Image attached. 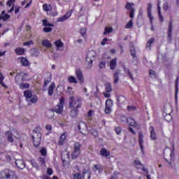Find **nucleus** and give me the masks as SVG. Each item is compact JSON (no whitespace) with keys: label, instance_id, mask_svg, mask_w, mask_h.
<instances>
[{"label":"nucleus","instance_id":"obj_1","mask_svg":"<svg viewBox=\"0 0 179 179\" xmlns=\"http://www.w3.org/2000/svg\"><path fill=\"white\" fill-rule=\"evenodd\" d=\"M69 100V107L72 108L71 115L73 118H76L79 114V108H82V98L75 99V96H71Z\"/></svg>","mask_w":179,"mask_h":179},{"label":"nucleus","instance_id":"obj_2","mask_svg":"<svg viewBox=\"0 0 179 179\" xmlns=\"http://www.w3.org/2000/svg\"><path fill=\"white\" fill-rule=\"evenodd\" d=\"M164 159L165 162H167L169 164H171L174 162L176 159L175 157V149L174 147L173 148H166L164 150Z\"/></svg>","mask_w":179,"mask_h":179},{"label":"nucleus","instance_id":"obj_3","mask_svg":"<svg viewBox=\"0 0 179 179\" xmlns=\"http://www.w3.org/2000/svg\"><path fill=\"white\" fill-rule=\"evenodd\" d=\"M64 104H65V98L63 96L59 99V102L55 108L52 109V112H48V114L51 115L50 118H54V113L56 114H62L64 111Z\"/></svg>","mask_w":179,"mask_h":179},{"label":"nucleus","instance_id":"obj_4","mask_svg":"<svg viewBox=\"0 0 179 179\" xmlns=\"http://www.w3.org/2000/svg\"><path fill=\"white\" fill-rule=\"evenodd\" d=\"M1 179H17L16 173L10 169H4L0 172Z\"/></svg>","mask_w":179,"mask_h":179},{"label":"nucleus","instance_id":"obj_5","mask_svg":"<svg viewBox=\"0 0 179 179\" xmlns=\"http://www.w3.org/2000/svg\"><path fill=\"white\" fill-rule=\"evenodd\" d=\"M28 76L29 74L26 73L21 72L17 73L15 78V83H17V85H20V83H23V82L27 80Z\"/></svg>","mask_w":179,"mask_h":179},{"label":"nucleus","instance_id":"obj_6","mask_svg":"<svg viewBox=\"0 0 179 179\" xmlns=\"http://www.w3.org/2000/svg\"><path fill=\"white\" fill-rule=\"evenodd\" d=\"M78 129L80 132V134H82V135H87L89 134V131L87 130V124L85 123L84 122H79L78 124Z\"/></svg>","mask_w":179,"mask_h":179},{"label":"nucleus","instance_id":"obj_7","mask_svg":"<svg viewBox=\"0 0 179 179\" xmlns=\"http://www.w3.org/2000/svg\"><path fill=\"white\" fill-rule=\"evenodd\" d=\"M41 134H32V138H33V144L35 148H38L40 146V144L41 143Z\"/></svg>","mask_w":179,"mask_h":179},{"label":"nucleus","instance_id":"obj_8","mask_svg":"<svg viewBox=\"0 0 179 179\" xmlns=\"http://www.w3.org/2000/svg\"><path fill=\"white\" fill-rule=\"evenodd\" d=\"M113 111V100L108 99L106 101L105 103V113L110 114Z\"/></svg>","mask_w":179,"mask_h":179},{"label":"nucleus","instance_id":"obj_9","mask_svg":"<svg viewBox=\"0 0 179 179\" xmlns=\"http://www.w3.org/2000/svg\"><path fill=\"white\" fill-rule=\"evenodd\" d=\"M76 75L80 85H83L85 79L83 78V73L82 72V70H80V69H76Z\"/></svg>","mask_w":179,"mask_h":179},{"label":"nucleus","instance_id":"obj_10","mask_svg":"<svg viewBox=\"0 0 179 179\" xmlns=\"http://www.w3.org/2000/svg\"><path fill=\"white\" fill-rule=\"evenodd\" d=\"M66 136H68V133L64 132L59 137L57 145L59 146H64L65 142H66Z\"/></svg>","mask_w":179,"mask_h":179},{"label":"nucleus","instance_id":"obj_11","mask_svg":"<svg viewBox=\"0 0 179 179\" xmlns=\"http://www.w3.org/2000/svg\"><path fill=\"white\" fill-rule=\"evenodd\" d=\"M171 40H173V22L170 21L168 29V41L171 43Z\"/></svg>","mask_w":179,"mask_h":179},{"label":"nucleus","instance_id":"obj_12","mask_svg":"<svg viewBox=\"0 0 179 179\" xmlns=\"http://www.w3.org/2000/svg\"><path fill=\"white\" fill-rule=\"evenodd\" d=\"M100 155L102 156V157H105V159H111V156L110 155V152L107 149L102 148L99 152Z\"/></svg>","mask_w":179,"mask_h":179},{"label":"nucleus","instance_id":"obj_13","mask_svg":"<svg viewBox=\"0 0 179 179\" xmlns=\"http://www.w3.org/2000/svg\"><path fill=\"white\" fill-rule=\"evenodd\" d=\"M138 143L143 155H145V151L143 150V134L142 133L138 134Z\"/></svg>","mask_w":179,"mask_h":179},{"label":"nucleus","instance_id":"obj_14","mask_svg":"<svg viewBox=\"0 0 179 179\" xmlns=\"http://www.w3.org/2000/svg\"><path fill=\"white\" fill-rule=\"evenodd\" d=\"M15 166L17 167V169L23 170V169L26 167V164H24V161H23V159H16Z\"/></svg>","mask_w":179,"mask_h":179},{"label":"nucleus","instance_id":"obj_15","mask_svg":"<svg viewBox=\"0 0 179 179\" xmlns=\"http://www.w3.org/2000/svg\"><path fill=\"white\" fill-rule=\"evenodd\" d=\"M149 130L150 131V138L151 141H157V136L156 135V131H155V127L153 126H150Z\"/></svg>","mask_w":179,"mask_h":179},{"label":"nucleus","instance_id":"obj_16","mask_svg":"<svg viewBox=\"0 0 179 179\" xmlns=\"http://www.w3.org/2000/svg\"><path fill=\"white\" fill-rule=\"evenodd\" d=\"M54 90H55V83L52 82L50 83L48 89V94L51 97L54 94Z\"/></svg>","mask_w":179,"mask_h":179},{"label":"nucleus","instance_id":"obj_17","mask_svg":"<svg viewBox=\"0 0 179 179\" xmlns=\"http://www.w3.org/2000/svg\"><path fill=\"white\" fill-rule=\"evenodd\" d=\"M147 12H148V17L152 21L155 19L153 17V15H152V3H149L148 4V8H147Z\"/></svg>","mask_w":179,"mask_h":179},{"label":"nucleus","instance_id":"obj_18","mask_svg":"<svg viewBox=\"0 0 179 179\" xmlns=\"http://www.w3.org/2000/svg\"><path fill=\"white\" fill-rule=\"evenodd\" d=\"M91 176H92V173H90V171L87 169H83V176H81L83 179H90Z\"/></svg>","mask_w":179,"mask_h":179},{"label":"nucleus","instance_id":"obj_19","mask_svg":"<svg viewBox=\"0 0 179 179\" xmlns=\"http://www.w3.org/2000/svg\"><path fill=\"white\" fill-rule=\"evenodd\" d=\"M127 122L130 125V127H134V128H136L138 127V123H136L135 120L132 117L127 118Z\"/></svg>","mask_w":179,"mask_h":179},{"label":"nucleus","instance_id":"obj_20","mask_svg":"<svg viewBox=\"0 0 179 179\" xmlns=\"http://www.w3.org/2000/svg\"><path fill=\"white\" fill-rule=\"evenodd\" d=\"M8 19H10V15L8 14H5V10H3L0 15V20L6 22V20H8Z\"/></svg>","mask_w":179,"mask_h":179},{"label":"nucleus","instance_id":"obj_21","mask_svg":"<svg viewBox=\"0 0 179 179\" xmlns=\"http://www.w3.org/2000/svg\"><path fill=\"white\" fill-rule=\"evenodd\" d=\"M125 100H127V99L122 95H120V96H117V106H121V104H124V103H125Z\"/></svg>","mask_w":179,"mask_h":179},{"label":"nucleus","instance_id":"obj_22","mask_svg":"<svg viewBox=\"0 0 179 179\" xmlns=\"http://www.w3.org/2000/svg\"><path fill=\"white\" fill-rule=\"evenodd\" d=\"M6 135L7 136V141H8V142H10L11 143H13V134H12V131H6Z\"/></svg>","mask_w":179,"mask_h":179},{"label":"nucleus","instance_id":"obj_23","mask_svg":"<svg viewBox=\"0 0 179 179\" xmlns=\"http://www.w3.org/2000/svg\"><path fill=\"white\" fill-rule=\"evenodd\" d=\"M42 45H43V47H46L47 48H51V47H52V44H51V42H50L48 39L43 40Z\"/></svg>","mask_w":179,"mask_h":179},{"label":"nucleus","instance_id":"obj_24","mask_svg":"<svg viewBox=\"0 0 179 179\" xmlns=\"http://www.w3.org/2000/svg\"><path fill=\"white\" fill-rule=\"evenodd\" d=\"M120 73H121V71L120 70H117V71L114 73V83H118V80H120Z\"/></svg>","mask_w":179,"mask_h":179},{"label":"nucleus","instance_id":"obj_25","mask_svg":"<svg viewBox=\"0 0 179 179\" xmlns=\"http://www.w3.org/2000/svg\"><path fill=\"white\" fill-rule=\"evenodd\" d=\"M24 48H17L15 49L16 55H24Z\"/></svg>","mask_w":179,"mask_h":179},{"label":"nucleus","instance_id":"obj_26","mask_svg":"<svg viewBox=\"0 0 179 179\" xmlns=\"http://www.w3.org/2000/svg\"><path fill=\"white\" fill-rule=\"evenodd\" d=\"M52 80L51 76H48V77L44 78L43 87H47L49 83H51V80Z\"/></svg>","mask_w":179,"mask_h":179},{"label":"nucleus","instance_id":"obj_27","mask_svg":"<svg viewBox=\"0 0 179 179\" xmlns=\"http://www.w3.org/2000/svg\"><path fill=\"white\" fill-rule=\"evenodd\" d=\"M94 171H98V173H101L103 171V166L101 164H95L93 167Z\"/></svg>","mask_w":179,"mask_h":179},{"label":"nucleus","instance_id":"obj_28","mask_svg":"<svg viewBox=\"0 0 179 179\" xmlns=\"http://www.w3.org/2000/svg\"><path fill=\"white\" fill-rule=\"evenodd\" d=\"M24 96L26 98V99L27 100V101H29V99H31V97H33V93H31V91L30 90H27L24 92Z\"/></svg>","mask_w":179,"mask_h":179},{"label":"nucleus","instance_id":"obj_29","mask_svg":"<svg viewBox=\"0 0 179 179\" xmlns=\"http://www.w3.org/2000/svg\"><path fill=\"white\" fill-rule=\"evenodd\" d=\"M178 82H179V76H178L175 80V97L177 99V95L178 94Z\"/></svg>","mask_w":179,"mask_h":179},{"label":"nucleus","instance_id":"obj_30","mask_svg":"<svg viewBox=\"0 0 179 179\" xmlns=\"http://www.w3.org/2000/svg\"><path fill=\"white\" fill-rule=\"evenodd\" d=\"M21 64L22 66H29L30 62L26 57H21Z\"/></svg>","mask_w":179,"mask_h":179},{"label":"nucleus","instance_id":"obj_31","mask_svg":"<svg viewBox=\"0 0 179 179\" xmlns=\"http://www.w3.org/2000/svg\"><path fill=\"white\" fill-rule=\"evenodd\" d=\"M18 86L21 90H24V89H30V84L29 83H21L18 85Z\"/></svg>","mask_w":179,"mask_h":179},{"label":"nucleus","instance_id":"obj_32","mask_svg":"<svg viewBox=\"0 0 179 179\" xmlns=\"http://www.w3.org/2000/svg\"><path fill=\"white\" fill-rule=\"evenodd\" d=\"M124 71L126 73H128L131 80H132V82H135V78H134V74H131V71H129V69L124 67Z\"/></svg>","mask_w":179,"mask_h":179},{"label":"nucleus","instance_id":"obj_33","mask_svg":"<svg viewBox=\"0 0 179 179\" xmlns=\"http://www.w3.org/2000/svg\"><path fill=\"white\" fill-rule=\"evenodd\" d=\"M79 156H80V151H76L75 150H73L72 153H71V159H78V157H79Z\"/></svg>","mask_w":179,"mask_h":179},{"label":"nucleus","instance_id":"obj_34","mask_svg":"<svg viewBox=\"0 0 179 179\" xmlns=\"http://www.w3.org/2000/svg\"><path fill=\"white\" fill-rule=\"evenodd\" d=\"M5 79V76H3V74L2 73H0V85L4 87V89H8V85H5L3 83V80Z\"/></svg>","mask_w":179,"mask_h":179},{"label":"nucleus","instance_id":"obj_35","mask_svg":"<svg viewBox=\"0 0 179 179\" xmlns=\"http://www.w3.org/2000/svg\"><path fill=\"white\" fill-rule=\"evenodd\" d=\"M43 26H45V27H54V24L50 23L47 19H43L42 20Z\"/></svg>","mask_w":179,"mask_h":179},{"label":"nucleus","instance_id":"obj_36","mask_svg":"<svg viewBox=\"0 0 179 179\" xmlns=\"http://www.w3.org/2000/svg\"><path fill=\"white\" fill-rule=\"evenodd\" d=\"M134 166L137 169H139L143 166V165L142 164V162H141V161L139 159L134 160Z\"/></svg>","mask_w":179,"mask_h":179},{"label":"nucleus","instance_id":"obj_37","mask_svg":"<svg viewBox=\"0 0 179 179\" xmlns=\"http://www.w3.org/2000/svg\"><path fill=\"white\" fill-rule=\"evenodd\" d=\"M80 149H82V145L79 142H76L73 145V150L80 152Z\"/></svg>","mask_w":179,"mask_h":179},{"label":"nucleus","instance_id":"obj_38","mask_svg":"<svg viewBox=\"0 0 179 179\" xmlns=\"http://www.w3.org/2000/svg\"><path fill=\"white\" fill-rule=\"evenodd\" d=\"M43 9L45 12H51V9H52V7H51L50 4L45 3L43 5Z\"/></svg>","mask_w":179,"mask_h":179},{"label":"nucleus","instance_id":"obj_39","mask_svg":"<svg viewBox=\"0 0 179 179\" xmlns=\"http://www.w3.org/2000/svg\"><path fill=\"white\" fill-rule=\"evenodd\" d=\"M55 45L57 48H62V47H64V43H62L61 40H57L55 41Z\"/></svg>","mask_w":179,"mask_h":179},{"label":"nucleus","instance_id":"obj_40","mask_svg":"<svg viewBox=\"0 0 179 179\" xmlns=\"http://www.w3.org/2000/svg\"><path fill=\"white\" fill-rule=\"evenodd\" d=\"M30 164H31L32 166L34 167V169H36V170H38L39 167H38V164L37 163V162H36V160L34 159H31L29 161Z\"/></svg>","mask_w":179,"mask_h":179},{"label":"nucleus","instance_id":"obj_41","mask_svg":"<svg viewBox=\"0 0 179 179\" xmlns=\"http://www.w3.org/2000/svg\"><path fill=\"white\" fill-rule=\"evenodd\" d=\"M68 81L69 83H78V80H76V78H75L73 76H70L68 78Z\"/></svg>","mask_w":179,"mask_h":179},{"label":"nucleus","instance_id":"obj_42","mask_svg":"<svg viewBox=\"0 0 179 179\" xmlns=\"http://www.w3.org/2000/svg\"><path fill=\"white\" fill-rule=\"evenodd\" d=\"M110 33H113V27H105V31L103 32V36H106V34H110Z\"/></svg>","mask_w":179,"mask_h":179},{"label":"nucleus","instance_id":"obj_43","mask_svg":"<svg viewBox=\"0 0 179 179\" xmlns=\"http://www.w3.org/2000/svg\"><path fill=\"white\" fill-rule=\"evenodd\" d=\"M134 27V22H132V20H130L124 26V29H132Z\"/></svg>","mask_w":179,"mask_h":179},{"label":"nucleus","instance_id":"obj_44","mask_svg":"<svg viewBox=\"0 0 179 179\" xmlns=\"http://www.w3.org/2000/svg\"><path fill=\"white\" fill-rule=\"evenodd\" d=\"M41 129L40 128V127H37L35 129H34L33 131V135H37L38 136V134H41Z\"/></svg>","mask_w":179,"mask_h":179},{"label":"nucleus","instance_id":"obj_45","mask_svg":"<svg viewBox=\"0 0 179 179\" xmlns=\"http://www.w3.org/2000/svg\"><path fill=\"white\" fill-rule=\"evenodd\" d=\"M90 134L95 137L99 136V131H97V129H92L91 130H90Z\"/></svg>","mask_w":179,"mask_h":179},{"label":"nucleus","instance_id":"obj_46","mask_svg":"<svg viewBox=\"0 0 179 179\" xmlns=\"http://www.w3.org/2000/svg\"><path fill=\"white\" fill-rule=\"evenodd\" d=\"M40 153L41 156H44V157H45V156H47V148L45 147H43L40 150Z\"/></svg>","mask_w":179,"mask_h":179},{"label":"nucleus","instance_id":"obj_47","mask_svg":"<svg viewBox=\"0 0 179 179\" xmlns=\"http://www.w3.org/2000/svg\"><path fill=\"white\" fill-rule=\"evenodd\" d=\"M105 59H107L106 62L107 64H108L109 62V66H110V69H113V59H111V57H105Z\"/></svg>","mask_w":179,"mask_h":179},{"label":"nucleus","instance_id":"obj_48","mask_svg":"<svg viewBox=\"0 0 179 179\" xmlns=\"http://www.w3.org/2000/svg\"><path fill=\"white\" fill-rule=\"evenodd\" d=\"M69 17V16L68 17V14H66V15H63L62 17L58 18L57 22H65V20H66Z\"/></svg>","mask_w":179,"mask_h":179},{"label":"nucleus","instance_id":"obj_49","mask_svg":"<svg viewBox=\"0 0 179 179\" xmlns=\"http://www.w3.org/2000/svg\"><path fill=\"white\" fill-rule=\"evenodd\" d=\"M132 6H134V3H129V2H127L125 5V8L127 10H129V9H132Z\"/></svg>","mask_w":179,"mask_h":179},{"label":"nucleus","instance_id":"obj_50","mask_svg":"<svg viewBox=\"0 0 179 179\" xmlns=\"http://www.w3.org/2000/svg\"><path fill=\"white\" fill-rule=\"evenodd\" d=\"M73 179H82V174L77 173L73 175Z\"/></svg>","mask_w":179,"mask_h":179},{"label":"nucleus","instance_id":"obj_51","mask_svg":"<svg viewBox=\"0 0 179 179\" xmlns=\"http://www.w3.org/2000/svg\"><path fill=\"white\" fill-rule=\"evenodd\" d=\"M90 54H92V52H88L86 56V61L90 62V64H93V61L92 60V59L90 58Z\"/></svg>","mask_w":179,"mask_h":179},{"label":"nucleus","instance_id":"obj_52","mask_svg":"<svg viewBox=\"0 0 179 179\" xmlns=\"http://www.w3.org/2000/svg\"><path fill=\"white\" fill-rule=\"evenodd\" d=\"M45 129L49 131V133L46 134V135H48L51 133V131H52V126H51V124H47L45 126Z\"/></svg>","mask_w":179,"mask_h":179},{"label":"nucleus","instance_id":"obj_53","mask_svg":"<svg viewBox=\"0 0 179 179\" xmlns=\"http://www.w3.org/2000/svg\"><path fill=\"white\" fill-rule=\"evenodd\" d=\"M43 31H44V33H51V31H52V28H51L50 27H45L43 28Z\"/></svg>","mask_w":179,"mask_h":179},{"label":"nucleus","instance_id":"obj_54","mask_svg":"<svg viewBox=\"0 0 179 179\" xmlns=\"http://www.w3.org/2000/svg\"><path fill=\"white\" fill-rule=\"evenodd\" d=\"M113 90V88H111V84L106 83V92H111Z\"/></svg>","mask_w":179,"mask_h":179},{"label":"nucleus","instance_id":"obj_55","mask_svg":"<svg viewBox=\"0 0 179 179\" xmlns=\"http://www.w3.org/2000/svg\"><path fill=\"white\" fill-rule=\"evenodd\" d=\"M86 28H82L80 29V34L83 37H85V36H86Z\"/></svg>","mask_w":179,"mask_h":179},{"label":"nucleus","instance_id":"obj_56","mask_svg":"<svg viewBox=\"0 0 179 179\" xmlns=\"http://www.w3.org/2000/svg\"><path fill=\"white\" fill-rule=\"evenodd\" d=\"M155 43V38H151L148 42H147V47H150L152 44Z\"/></svg>","mask_w":179,"mask_h":179},{"label":"nucleus","instance_id":"obj_57","mask_svg":"<svg viewBox=\"0 0 179 179\" xmlns=\"http://www.w3.org/2000/svg\"><path fill=\"white\" fill-rule=\"evenodd\" d=\"M150 78H156V72L154 70L150 69L149 71Z\"/></svg>","mask_w":179,"mask_h":179},{"label":"nucleus","instance_id":"obj_58","mask_svg":"<svg viewBox=\"0 0 179 179\" xmlns=\"http://www.w3.org/2000/svg\"><path fill=\"white\" fill-rule=\"evenodd\" d=\"M16 2V0H8L7 1V6H9L10 8V6H12V5H13V3H15Z\"/></svg>","mask_w":179,"mask_h":179},{"label":"nucleus","instance_id":"obj_59","mask_svg":"<svg viewBox=\"0 0 179 179\" xmlns=\"http://www.w3.org/2000/svg\"><path fill=\"white\" fill-rule=\"evenodd\" d=\"M121 127H117L115 128V132L117 134V135H120L121 134Z\"/></svg>","mask_w":179,"mask_h":179},{"label":"nucleus","instance_id":"obj_60","mask_svg":"<svg viewBox=\"0 0 179 179\" xmlns=\"http://www.w3.org/2000/svg\"><path fill=\"white\" fill-rule=\"evenodd\" d=\"M47 174H48V176H52V174H54V171H52V169L48 168Z\"/></svg>","mask_w":179,"mask_h":179},{"label":"nucleus","instance_id":"obj_61","mask_svg":"<svg viewBox=\"0 0 179 179\" xmlns=\"http://www.w3.org/2000/svg\"><path fill=\"white\" fill-rule=\"evenodd\" d=\"M135 14V9L131 8L130 12H129V17L131 19H134V15Z\"/></svg>","mask_w":179,"mask_h":179},{"label":"nucleus","instance_id":"obj_62","mask_svg":"<svg viewBox=\"0 0 179 179\" xmlns=\"http://www.w3.org/2000/svg\"><path fill=\"white\" fill-rule=\"evenodd\" d=\"M31 103H37V96H34L33 97L29 99Z\"/></svg>","mask_w":179,"mask_h":179},{"label":"nucleus","instance_id":"obj_63","mask_svg":"<svg viewBox=\"0 0 179 179\" xmlns=\"http://www.w3.org/2000/svg\"><path fill=\"white\" fill-rule=\"evenodd\" d=\"M163 9L164 10H169V3L167 2L164 3Z\"/></svg>","mask_w":179,"mask_h":179},{"label":"nucleus","instance_id":"obj_64","mask_svg":"<svg viewBox=\"0 0 179 179\" xmlns=\"http://www.w3.org/2000/svg\"><path fill=\"white\" fill-rule=\"evenodd\" d=\"M39 163H41V164H45V158L39 157Z\"/></svg>","mask_w":179,"mask_h":179}]
</instances>
